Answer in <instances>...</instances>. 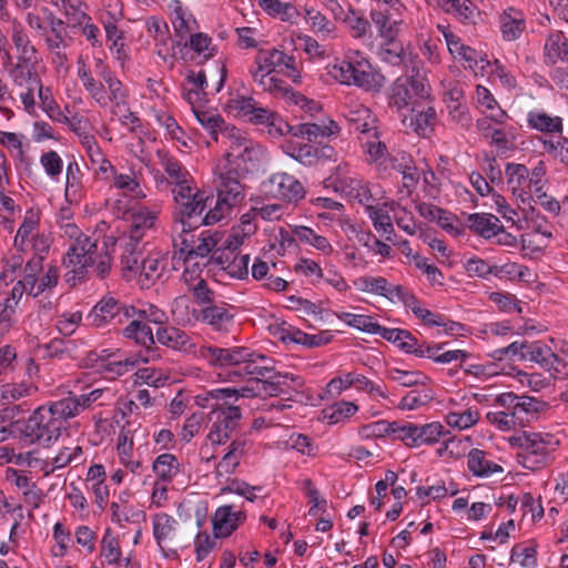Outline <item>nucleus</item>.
<instances>
[{"label":"nucleus","mask_w":568,"mask_h":568,"mask_svg":"<svg viewBox=\"0 0 568 568\" xmlns=\"http://www.w3.org/2000/svg\"><path fill=\"white\" fill-rule=\"evenodd\" d=\"M197 358L213 367H231L225 378L229 382H237L252 375L266 376L272 371V358L244 346L223 348L203 345L199 347Z\"/></svg>","instance_id":"f257e3e1"},{"label":"nucleus","mask_w":568,"mask_h":568,"mask_svg":"<svg viewBox=\"0 0 568 568\" xmlns=\"http://www.w3.org/2000/svg\"><path fill=\"white\" fill-rule=\"evenodd\" d=\"M248 72L263 91L275 97L286 92L287 84L274 73H282L294 83H301L302 80L300 63L296 59L276 48L258 50Z\"/></svg>","instance_id":"f03ea898"},{"label":"nucleus","mask_w":568,"mask_h":568,"mask_svg":"<svg viewBox=\"0 0 568 568\" xmlns=\"http://www.w3.org/2000/svg\"><path fill=\"white\" fill-rule=\"evenodd\" d=\"M74 418L64 398L51 400L33 410L26 422L23 434L31 443L54 444Z\"/></svg>","instance_id":"7ed1b4c3"},{"label":"nucleus","mask_w":568,"mask_h":568,"mask_svg":"<svg viewBox=\"0 0 568 568\" xmlns=\"http://www.w3.org/2000/svg\"><path fill=\"white\" fill-rule=\"evenodd\" d=\"M328 74L339 84L364 91H379L385 78L374 69L367 55L355 49L347 50L342 59L327 67Z\"/></svg>","instance_id":"20e7f679"},{"label":"nucleus","mask_w":568,"mask_h":568,"mask_svg":"<svg viewBox=\"0 0 568 568\" xmlns=\"http://www.w3.org/2000/svg\"><path fill=\"white\" fill-rule=\"evenodd\" d=\"M511 447L518 448L516 460L531 471L547 467L559 446V439L550 433L521 432L508 437Z\"/></svg>","instance_id":"39448f33"},{"label":"nucleus","mask_w":568,"mask_h":568,"mask_svg":"<svg viewBox=\"0 0 568 568\" xmlns=\"http://www.w3.org/2000/svg\"><path fill=\"white\" fill-rule=\"evenodd\" d=\"M225 133L227 152L219 165L235 172L237 176H246L260 166L265 156V149L235 126L226 129Z\"/></svg>","instance_id":"423d86ee"},{"label":"nucleus","mask_w":568,"mask_h":568,"mask_svg":"<svg viewBox=\"0 0 568 568\" xmlns=\"http://www.w3.org/2000/svg\"><path fill=\"white\" fill-rule=\"evenodd\" d=\"M63 229L71 243L62 263L67 270V282L75 285L78 281L84 277L87 268L95 262L94 256L99 247L97 240L83 234L75 224L67 223Z\"/></svg>","instance_id":"0eeeda50"},{"label":"nucleus","mask_w":568,"mask_h":568,"mask_svg":"<svg viewBox=\"0 0 568 568\" xmlns=\"http://www.w3.org/2000/svg\"><path fill=\"white\" fill-rule=\"evenodd\" d=\"M547 168L544 161H539L529 169L525 164L508 162L505 165V179L508 191L518 204L532 207L534 194L541 185H547Z\"/></svg>","instance_id":"6e6552de"},{"label":"nucleus","mask_w":568,"mask_h":568,"mask_svg":"<svg viewBox=\"0 0 568 568\" xmlns=\"http://www.w3.org/2000/svg\"><path fill=\"white\" fill-rule=\"evenodd\" d=\"M215 176L217 199L214 207H211L203 216L202 223L204 225L220 222L230 214L233 207L242 204L245 200V187L241 182L245 176H237L235 172H231L219 164L215 168Z\"/></svg>","instance_id":"1a4fd4ad"},{"label":"nucleus","mask_w":568,"mask_h":568,"mask_svg":"<svg viewBox=\"0 0 568 568\" xmlns=\"http://www.w3.org/2000/svg\"><path fill=\"white\" fill-rule=\"evenodd\" d=\"M176 209L173 216L172 232L185 229H197L202 223L201 214L211 205L213 197L200 190L194 182L180 190H171Z\"/></svg>","instance_id":"9d476101"},{"label":"nucleus","mask_w":568,"mask_h":568,"mask_svg":"<svg viewBox=\"0 0 568 568\" xmlns=\"http://www.w3.org/2000/svg\"><path fill=\"white\" fill-rule=\"evenodd\" d=\"M429 97V85L423 75H402L387 90V105L396 112L415 111L416 105Z\"/></svg>","instance_id":"9b49d317"},{"label":"nucleus","mask_w":568,"mask_h":568,"mask_svg":"<svg viewBox=\"0 0 568 568\" xmlns=\"http://www.w3.org/2000/svg\"><path fill=\"white\" fill-rule=\"evenodd\" d=\"M51 244L50 233L40 230V213L28 210L14 235L13 247L19 253L32 252L33 255L47 256Z\"/></svg>","instance_id":"f8f14e48"},{"label":"nucleus","mask_w":568,"mask_h":568,"mask_svg":"<svg viewBox=\"0 0 568 568\" xmlns=\"http://www.w3.org/2000/svg\"><path fill=\"white\" fill-rule=\"evenodd\" d=\"M195 229H185L172 232L173 247L184 257L185 263L197 257H206L214 251L221 237L219 233L203 231L200 235L193 233Z\"/></svg>","instance_id":"ddd939ff"},{"label":"nucleus","mask_w":568,"mask_h":568,"mask_svg":"<svg viewBox=\"0 0 568 568\" xmlns=\"http://www.w3.org/2000/svg\"><path fill=\"white\" fill-rule=\"evenodd\" d=\"M9 77L13 84V90L19 95L23 109L29 114L36 113V93L42 85L40 75L36 67L26 64H12L9 70Z\"/></svg>","instance_id":"4468645a"},{"label":"nucleus","mask_w":568,"mask_h":568,"mask_svg":"<svg viewBox=\"0 0 568 568\" xmlns=\"http://www.w3.org/2000/svg\"><path fill=\"white\" fill-rule=\"evenodd\" d=\"M262 193L286 204H296L305 197V189L293 175L285 172L272 174L261 184Z\"/></svg>","instance_id":"2eb2a0df"},{"label":"nucleus","mask_w":568,"mask_h":568,"mask_svg":"<svg viewBox=\"0 0 568 568\" xmlns=\"http://www.w3.org/2000/svg\"><path fill=\"white\" fill-rule=\"evenodd\" d=\"M212 415L214 420L206 438L212 445H224L237 429L242 410L235 405L213 406Z\"/></svg>","instance_id":"dca6fc26"},{"label":"nucleus","mask_w":568,"mask_h":568,"mask_svg":"<svg viewBox=\"0 0 568 568\" xmlns=\"http://www.w3.org/2000/svg\"><path fill=\"white\" fill-rule=\"evenodd\" d=\"M136 310L124 306L112 296H104L99 301L87 316L88 324L93 327H104L109 324L121 323L122 315L134 317Z\"/></svg>","instance_id":"f3484780"},{"label":"nucleus","mask_w":568,"mask_h":568,"mask_svg":"<svg viewBox=\"0 0 568 568\" xmlns=\"http://www.w3.org/2000/svg\"><path fill=\"white\" fill-rule=\"evenodd\" d=\"M90 359L95 363L99 371L109 374L111 377L122 376L139 364L136 357L125 356L119 348L91 352Z\"/></svg>","instance_id":"a211bd4d"},{"label":"nucleus","mask_w":568,"mask_h":568,"mask_svg":"<svg viewBox=\"0 0 568 568\" xmlns=\"http://www.w3.org/2000/svg\"><path fill=\"white\" fill-rule=\"evenodd\" d=\"M139 316L133 318L131 323L123 329V335L126 338L133 339L136 344L143 346L145 348L144 355L139 354L134 355L139 359V362L148 363L150 361H154L160 357L153 346L155 345L154 336L151 327L142 321V318L146 315V311H139Z\"/></svg>","instance_id":"6ab92c4d"},{"label":"nucleus","mask_w":568,"mask_h":568,"mask_svg":"<svg viewBox=\"0 0 568 568\" xmlns=\"http://www.w3.org/2000/svg\"><path fill=\"white\" fill-rule=\"evenodd\" d=\"M253 447L246 435L236 436L226 447L224 455L215 465L216 478L230 477L235 474L244 455Z\"/></svg>","instance_id":"aec40b11"},{"label":"nucleus","mask_w":568,"mask_h":568,"mask_svg":"<svg viewBox=\"0 0 568 568\" xmlns=\"http://www.w3.org/2000/svg\"><path fill=\"white\" fill-rule=\"evenodd\" d=\"M406 11L396 13L389 7L384 10H372L371 19L377 28L378 36L383 40H396L397 37L407 28L404 19Z\"/></svg>","instance_id":"412c9836"},{"label":"nucleus","mask_w":568,"mask_h":568,"mask_svg":"<svg viewBox=\"0 0 568 568\" xmlns=\"http://www.w3.org/2000/svg\"><path fill=\"white\" fill-rule=\"evenodd\" d=\"M233 310L232 305L213 303L201 308L196 320L210 326L214 332L229 333L234 326Z\"/></svg>","instance_id":"4be33fe9"},{"label":"nucleus","mask_w":568,"mask_h":568,"mask_svg":"<svg viewBox=\"0 0 568 568\" xmlns=\"http://www.w3.org/2000/svg\"><path fill=\"white\" fill-rule=\"evenodd\" d=\"M155 337L161 345L197 358L199 347L183 329L175 326H161L156 329Z\"/></svg>","instance_id":"5701e85b"},{"label":"nucleus","mask_w":568,"mask_h":568,"mask_svg":"<svg viewBox=\"0 0 568 568\" xmlns=\"http://www.w3.org/2000/svg\"><path fill=\"white\" fill-rule=\"evenodd\" d=\"M156 158L166 175L168 183L173 185L172 190H180L182 186H189L194 182L187 169L169 151L159 149Z\"/></svg>","instance_id":"b1692460"},{"label":"nucleus","mask_w":568,"mask_h":568,"mask_svg":"<svg viewBox=\"0 0 568 568\" xmlns=\"http://www.w3.org/2000/svg\"><path fill=\"white\" fill-rule=\"evenodd\" d=\"M347 165L344 166L338 165L336 169V178L335 182L338 186L347 193V195L354 200H356L359 204L365 206L367 210L374 203V197L368 189V185L361 179L356 176L346 175Z\"/></svg>","instance_id":"393cba45"},{"label":"nucleus","mask_w":568,"mask_h":568,"mask_svg":"<svg viewBox=\"0 0 568 568\" xmlns=\"http://www.w3.org/2000/svg\"><path fill=\"white\" fill-rule=\"evenodd\" d=\"M524 361L537 363L548 371L554 378H557L561 367L566 366L552 349L541 341L528 342Z\"/></svg>","instance_id":"a878e982"},{"label":"nucleus","mask_w":568,"mask_h":568,"mask_svg":"<svg viewBox=\"0 0 568 568\" xmlns=\"http://www.w3.org/2000/svg\"><path fill=\"white\" fill-rule=\"evenodd\" d=\"M253 394L254 389L248 386H243L241 388H214L203 395H197L195 397V402L202 407L213 408V406L233 405V402L237 400L240 397H253Z\"/></svg>","instance_id":"bb28decb"},{"label":"nucleus","mask_w":568,"mask_h":568,"mask_svg":"<svg viewBox=\"0 0 568 568\" xmlns=\"http://www.w3.org/2000/svg\"><path fill=\"white\" fill-rule=\"evenodd\" d=\"M246 519L242 510H234L233 506L219 507L212 517L213 532L216 537L226 538L233 534Z\"/></svg>","instance_id":"cd10ccee"},{"label":"nucleus","mask_w":568,"mask_h":568,"mask_svg":"<svg viewBox=\"0 0 568 568\" xmlns=\"http://www.w3.org/2000/svg\"><path fill=\"white\" fill-rule=\"evenodd\" d=\"M227 112L235 116L245 118L255 124H262L268 119V109L258 106L252 97L236 95L225 105Z\"/></svg>","instance_id":"c85d7f7f"},{"label":"nucleus","mask_w":568,"mask_h":568,"mask_svg":"<svg viewBox=\"0 0 568 568\" xmlns=\"http://www.w3.org/2000/svg\"><path fill=\"white\" fill-rule=\"evenodd\" d=\"M142 267L139 273V283L141 287L149 288L158 281H161L170 264V258L160 252L150 253L142 260Z\"/></svg>","instance_id":"c756f323"},{"label":"nucleus","mask_w":568,"mask_h":568,"mask_svg":"<svg viewBox=\"0 0 568 568\" xmlns=\"http://www.w3.org/2000/svg\"><path fill=\"white\" fill-rule=\"evenodd\" d=\"M396 209H399V205L394 201H390L385 202L382 205L373 204L365 210L377 233L385 236V240L390 243H395L396 233L389 212L396 213Z\"/></svg>","instance_id":"7c9ffc66"},{"label":"nucleus","mask_w":568,"mask_h":568,"mask_svg":"<svg viewBox=\"0 0 568 568\" xmlns=\"http://www.w3.org/2000/svg\"><path fill=\"white\" fill-rule=\"evenodd\" d=\"M498 24L504 41L519 39L526 30V16L516 7H507L498 16Z\"/></svg>","instance_id":"2f4dec72"},{"label":"nucleus","mask_w":568,"mask_h":568,"mask_svg":"<svg viewBox=\"0 0 568 568\" xmlns=\"http://www.w3.org/2000/svg\"><path fill=\"white\" fill-rule=\"evenodd\" d=\"M169 17L174 34L180 39L175 44L180 45L181 40L197 28V22L192 12L180 0H172L169 3Z\"/></svg>","instance_id":"473e14b6"},{"label":"nucleus","mask_w":568,"mask_h":568,"mask_svg":"<svg viewBox=\"0 0 568 568\" xmlns=\"http://www.w3.org/2000/svg\"><path fill=\"white\" fill-rule=\"evenodd\" d=\"M11 40L18 53L14 64L36 67L38 63V51L31 43L27 31L20 22H12Z\"/></svg>","instance_id":"72a5a7b5"},{"label":"nucleus","mask_w":568,"mask_h":568,"mask_svg":"<svg viewBox=\"0 0 568 568\" xmlns=\"http://www.w3.org/2000/svg\"><path fill=\"white\" fill-rule=\"evenodd\" d=\"M151 520L153 538L160 551L164 552L165 547L173 542L176 537L179 521L166 513H156Z\"/></svg>","instance_id":"f704fd0d"},{"label":"nucleus","mask_w":568,"mask_h":568,"mask_svg":"<svg viewBox=\"0 0 568 568\" xmlns=\"http://www.w3.org/2000/svg\"><path fill=\"white\" fill-rule=\"evenodd\" d=\"M160 212L161 206L158 204L152 207L141 205L134 209L131 215L130 240L138 243L148 230L154 227Z\"/></svg>","instance_id":"c9c22d12"},{"label":"nucleus","mask_w":568,"mask_h":568,"mask_svg":"<svg viewBox=\"0 0 568 568\" xmlns=\"http://www.w3.org/2000/svg\"><path fill=\"white\" fill-rule=\"evenodd\" d=\"M542 59L546 65L568 63V37L559 30L551 31L544 44Z\"/></svg>","instance_id":"e433bc0d"},{"label":"nucleus","mask_w":568,"mask_h":568,"mask_svg":"<svg viewBox=\"0 0 568 568\" xmlns=\"http://www.w3.org/2000/svg\"><path fill=\"white\" fill-rule=\"evenodd\" d=\"M354 284L358 291L383 296L392 303L396 302V295L400 292V285H394L383 276H361Z\"/></svg>","instance_id":"4c0bfd02"},{"label":"nucleus","mask_w":568,"mask_h":568,"mask_svg":"<svg viewBox=\"0 0 568 568\" xmlns=\"http://www.w3.org/2000/svg\"><path fill=\"white\" fill-rule=\"evenodd\" d=\"M526 121L528 128L531 130L545 134H558L559 136L562 135L564 119L559 115H551L545 110L535 109L527 113Z\"/></svg>","instance_id":"58836bf2"},{"label":"nucleus","mask_w":568,"mask_h":568,"mask_svg":"<svg viewBox=\"0 0 568 568\" xmlns=\"http://www.w3.org/2000/svg\"><path fill=\"white\" fill-rule=\"evenodd\" d=\"M38 392V386L32 381L10 382L0 385V406L14 405Z\"/></svg>","instance_id":"ea45409f"},{"label":"nucleus","mask_w":568,"mask_h":568,"mask_svg":"<svg viewBox=\"0 0 568 568\" xmlns=\"http://www.w3.org/2000/svg\"><path fill=\"white\" fill-rule=\"evenodd\" d=\"M341 131L339 125L334 120L327 118L321 122L301 123L293 129V136L306 138L308 141L316 140L317 138H326L336 135Z\"/></svg>","instance_id":"a19ab883"},{"label":"nucleus","mask_w":568,"mask_h":568,"mask_svg":"<svg viewBox=\"0 0 568 568\" xmlns=\"http://www.w3.org/2000/svg\"><path fill=\"white\" fill-rule=\"evenodd\" d=\"M476 106L496 124H505L508 114L503 110L490 91L484 85L476 87Z\"/></svg>","instance_id":"79ce46f5"},{"label":"nucleus","mask_w":568,"mask_h":568,"mask_svg":"<svg viewBox=\"0 0 568 568\" xmlns=\"http://www.w3.org/2000/svg\"><path fill=\"white\" fill-rule=\"evenodd\" d=\"M469 229L480 235L481 237L489 240L500 233H505V229L500 223V220L490 213H474L468 216Z\"/></svg>","instance_id":"37998d69"},{"label":"nucleus","mask_w":568,"mask_h":568,"mask_svg":"<svg viewBox=\"0 0 568 568\" xmlns=\"http://www.w3.org/2000/svg\"><path fill=\"white\" fill-rule=\"evenodd\" d=\"M141 174L134 171L130 173H122L116 170L111 178V187L121 191L124 195L135 200H142L146 197L145 192L141 186Z\"/></svg>","instance_id":"c03bdc74"},{"label":"nucleus","mask_w":568,"mask_h":568,"mask_svg":"<svg viewBox=\"0 0 568 568\" xmlns=\"http://www.w3.org/2000/svg\"><path fill=\"white\" fill-rule=\"evenodd\" d=\"M349 125L357 132L369 134L375 130V116L372 111L363 104L351 103L344 113Z\"/></svg>","instance_id":"a18cd8bd"},{"label":"nucleus","mask_w":568,"mask_h":568,"mask_svg":"<svg viewBox=\"0 0 568 568\" xmlns=\"http://www.w3.org/2000/svg\"><path fill=\"white\" fill-rule=\"evenodd\" d=\"M112 396V392L108 388H94L89 393H83L80 395H74L70 393L69 396L63 398L67 402L68 406L70 407L74 417H77L82 412L90 408L98 400L103 398L111 399Z\"/></svg>","instance_id":"49530a36"},{"label":"nucleus","mask_w":568,"mask_h":568,"mask_svg":"<svg viewBox=\"0 0 568 568\" xmlns=\"http://www.w3.org/2000/svg\"><path fill=\"white\" fill-rule=\"evenodd\" d=\"M468 470L477 477H489L496 473H503V467L488 458V454L481 449L473 448L467 456Z\"/></svg>","instance_id":"de8ad7c7"},{"label":"nucleus","mask_w":568,"mask_h":568,"mask_svg":"<svg viewBox=\"0 0 568 568\" xmlns=\"http://www.w3.org/2000/svg\"><path fill=\"white\" fill-rule=\"evenodd\" d=\"M82 176L81 169L75 161L67 165L64 197L69 204H79L84 195Z\"/></svg>","instance_id":"09e8293b"},{"label":"nucleus","mask_w":568,"mask_h":568,"mask_svg":"<svg viewBox=\"0 0 568 568\" xmlns=\"http://www.w3.org/2000/svg\"><path fill=\"white\" fill-rule=\"evenodd\" d=\"M102 81L105 83L106 106L112 105V113L118 115L119 110L128 105L129 90L115 73Z\"/></svg>","instance_id":"8fccbe9b"},{"label":"nucleus","mask_w":568,"mask_h":568,"mask_svg":"<svg viewBox=\"0 0 568 568\" xmlns=\"http://www.w3.org/2000/svg\"><path fill=\"white\" fill-rule=\"evenodd\" d=\"M181 464L178 457L171 453H163L159 455L153 464L152 470L156 480L163 484H170L180 473Z\"/></svg>","instance_id":"3c124183"},{"label":"nucleus","mask_w":568,"mask_h":568,"mask_svg":"<svg viewBox=\"0 0 568 568\" xmlns=\"http://www.w3.org/2000/svg\"><path fill=\"white\" fill-rule=\"evenodd\" d=\"M193 114L197 122L206 130L209 135L217 141L219 134L221 133L226 138L225 130L232 129V126H227L224 119L214 110H204L202 108L195 109Z\"/></svg>","instance_id":"603ef678"},{"label":"nucleus","mask_w":568,"mask_h":568,"mask_svg":"<svg viewBox=\"0 0 568 568\" xmlns=\"http://www.w3.org/2000/svg\"><path fill=\"white\" fill-rule=\"evenodd\" d=\"M292 232L302 244L310 245L322 252L324 255H331L334 251L333 245L327 237L317 234L313 229L305 225L292 226Z\"/></svg>","instance_id":"864d4df0"},{"label":"nucleus","mask_w":568,"mask_h":568,"mask_svg":"<svg viewBox=\"0 0 568 568\" xmlns=\"http://www.w3.org/2000/svg\"><path fill=\"white\" fill-rule=\"evenodd\" d=\"M362 148L369 164H375L378 169L385 168L388 160V151L386 145L378 139L376 130L362 143Z\"/></svg>","instance_id":"5fc2aeb1"},{"label":"nucleus","mask_w":568,"mask_h":568,"mask_svg":"<svg viewBox=\"0 0 568 568\" xmlns=\"http://www.w3.org/2000/svg\"><path fill=\"white\" fill-rule=\"evenodd\" d=\"M112 523L123 526L124 524H136L145 521L146 514L132 505H122L119 501L110 504Z\"/></svg>","instance_id":"6e6d98bb"},{"label":"nucleus","mask_w":568,"mask_h":568,"mask_svg":"<svg viewBox=\"0 0 568 568\" xmlns=\"http://www.w3.org/2000/svg\"><path fill=\"white\" fill-rule=\"evenodd\" d=\"M386 377L403 387L426 386L430 378L420 371H404L399 368H389Z\"/></svg>","instance_id":"4d7b16f0"},{"label":"nucleus","mask_w":568,"mask_h":568,"mask_svg":"<svg viewBox=\"0 0 568 568\" xmlns=\"http://www.w3.org/2000/svg\"><path fill=\"white\" fill-rule=\"evenodd\" d=\"M222 252L220 253L219 251H215L213 253V258L217 264L223 266L231 277L237 280H246L248 277V265L251 261L250 254L235 255L225 266L222 260Z\"/></svg>","instance_id":"13d9d810"},{"label":"nucleus","mask_w":568,"mask_h":568,"mask_svg":"<svg viewBox=\"0 0 568 568\" xmlns=\"http://www.w3.org/2000/svg\"><path fill=\"white\" fill-rule=\"evenodd\" d=\"M444 343L428 344V346L425 347L423 358H429L439 364H448L453 362H465L470 356V354L464 349L440 352L444 348Z\"/></svg>","instance_id":"bf43d9fd"},{"label":"nucleus","mask_w":568,"mask_h":568,"mask_svg":"<svg viewBox=\"0 0 568 568\" xmlns=\"http://www.w3.org/2000/svg\"><path fill=\"white\" fill-rule=\"evenodd\" d=\"M479 409L476 406H469L460 412H447L445 415V422L453 428L464 430L476 425L479 420Z\"/></svg>","instance_id":"052dcab7"},{"label":"nucleus","mask_w":568,"mask_h":568,"mask_svg":"<svg viewBox=\"0 0 568 568\" xmlns=\"http://www.w3.org/2000/svg\"><path fill=\"white\" fill-rule=\"evenodd\" d=\"M260 8L273 18L292 22L298 16L296 8L290 2L280 0H258Z\"/></svg>","instance_id":"680f3d73"},{"label":"nucleus","mask_w":568,"mask_h":568,"mask_svg":"<svg viewBox=\"0 0 568 568\" xmlns=\"http://www.w3.org/2000/svg\"><path fill=\"white\" fill-rule=\"evenodd\" d=\"M304 18L311 30L323 37H332L336 30L335 24L329 21L320 10L305 8Z\"/></svg>","instance_id":"e2e57ef3"},{"label":"nucleus","mask_w":568,"mask_h":568,"mask_svg":"<svg viewBox=\"0 0 568 568\" xmlns=\"http://www.w3.org/2000/svg\"><path fill=\"white\" fill-rule=\"evenodd\" d=\"M358 409L354 402L339 400L325 408L323 413L329 424H338L354 416Z\"/></svg>","instance_id":"0e129e2a"},{"label":"nucleus","mask_w":568,"mask_h":568,"mask_svg":"<svg viewBox=\"0 0 568 568\" xmlns=\"http://www.w3.org/2000/svg\"><path fill=\"white\" fill-rule=\"evenodd\" d=\"M37 94L41 110L50 120L54 122L67 121V115L62 112L60 105L53 98L51 88L42 84Z\"/></svg>","instance_id":"69168bd1"},{"label":"nucleus","mask_w":568,"mask_h":568,"mask_svg":"<svg viewBox=\"0 0 568 568\" xmlns=\"http://www.w3.org/2000/svg\"><path fill=\"white\" fill-rule=\"evenodd\" d=\"M434 398V393L430 387L423 386L420 389H413L405 394L399 404L398 407L403 410H414L418 409L423 406H426L428 403H430Z\"/></svg>","instance_id":"338daca9"},{"label":"nucleus","mask_w":568,"mask_h":568,"mask_svg":"<svg viewBox=\"0 0 568 568\" xmlns=\"http://www.w3.org/2000/svg\"><path fill=\"white\" fill-rule=\"evenodd\" d=\"M515 419L518 427L525 426L529 418L535 416L539 410V402L530 396H518L515 394Z\"/></svg>","instance_id":"774afa93"}]
</instances>
